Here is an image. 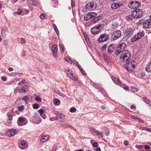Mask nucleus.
<instances>
[{
  "label": "nucleus",
  "mask_w": 151,
  "mask_h": 151,
  "mask_svg": "<svg viewBox=\"0 0 151 151\" xmlns=\"http://www.w3.org/2000/svg\"><path fill=\"white\" fill-rule=\"evenodd\" d=\"M131 54L129 51L128 50H125L123 51V52L120 57L121 61L123 62H127L130 57Z\"/></svg>",
  "instance_id": "f257e3e1"
},
{
  "label": "nucleus",
  "mask_w": 151,
  "mask_h": 151,
  "mask_svg": "<svg viewBox=\"0 0 151 151\" xmlns=\"http://www.w3.org/2000/svg\"><path fill=\"white\" fill-rule=\"evenodd\" d=\"M96 7V4L95 1H92L88 3L82 9V11L84 12H86L88 10L94 9Z\"/></svg>",
  "instance_id": "f03ea898"
},
{
  "label": "nucleus",
  "mask_w": 151,
  "mask_h": 151,
  "mask_svg": "<svg viewBox=\"0 0 151 151\" xmlns=\"http://www.w3.org/2000/svg\"><path fill=\"white\" fill-rule=\"evenodd\" d=\"M137 65V63L133 61L131 62H128L126 63L125 65V68L129 72H131L133 71L134 68Z\"/></svg>",
  "instance_id": "7ed1b4c3"
},
{
  "label": "nucleus",
  "mask_w": 151,
  "mask_h": 151,
  "mask_svg": "<svg viewBox=\"0 0 151 151\" xmlns=\"http://www.w3.org/2000/svg\"><path fill=\"white\" fill-rule=\"evenodd\" d=\"M104 25L102 24H98L91 28V33L95 35L99 33L103 28Z\"/></svg>",
  "instance_id": "20e7f679"
},
{
  "label": "nucleus",
  "mask_w": 151,
  "mask_h": 151,
  "mask_svg": "<svg viewBox=\"0 0 151 151\" xmlns=\"http://www.w3.org/2000/svg\"><path fill=\"white\" fill-rule=\"evenodd\" d=\"M97 14L94 12H91L86 13L84 17V20L86 21L93 18L97 16Z\"/></svg>",
  "instance_id": "39448f33"
},
{
  "label": "nucleus",
  "mask_w": 151,
  "mask_h": 151,
  "mask_svg": "<svg viewBox=\"0 0 151 151\" xmlns=\"http://www.w3.org/2000/svg\"><path fill=\"white\" fill-rule=\"evenodd\" d=\"M141 5L140 2L133 1L129 4L128 6L130 9H135L140 7Z\"/></svg>",
  "instance_id": "423d86ee"
},
{
  "label": "nucleus",
  "mask_w": 151,
  "mask_h": 151,
  "mask_svg": "<svg viewBox=\"0 0 151 151\" xmlns=\"http://www.w3.org/2000/svg\"><path fill=\"white\" fill-rule=\"evenodd\" d=\"M144 32H139L137 35H135L131 39V42H134L138 40L144 35Z\"/></svg>",
  "instance_id": "0eeeda50"
},
{
  "label": "nucleus",
  "mask_w": 151,
  "mask_h": 151,
  "mask_svg": "<svg viewBox=\"0 0 151 151\" xmlns=\"http://www.w3.org/2000/svg\"><path fill=\"white\" fill-rule=\"evenodd\" d=\"M133 14L135 18H139L142 16L143 12L141 9H136L133 11Z\"/></svg>",
  "instance_id": "6e6552de"
},
{
  "label": "nucleus",
  "mask_w": 151,
  "mask_h": 151,
  "mask_svg": "<svg viewBox=\"0 0 151 151\" xmlns=\"http://www.w3.org/2000/svg\"><path fill=\"white\" fill-rule=\"evenodd\" d=\"M109 39V35L106 34L101 35L98 39L97 41L99 42H102L107 41Z\"/></svg>",
  "instance_id": "1a4fd4ad"
},
{
  "label": "nucleus",
  "mask_w": 151,
  "mask_h": 151,
  "mask_svg": "<svg viewBox=\"0 0 151 151\" xmlns=\"http://www.w3.org/2000/svg\"><path fill=\"white\" fill-rule=\"evenodd\" d=\"M126 44L124 43H122L119 45L117 47V50L116 52V55H119L126 48Z\"/></svg>",
  "instance_id": "9d476101"
},
{
  "label": "nucleus",
  "mask_w": 151,
  "mask_h": 151,
  "mask_svg": "<svg viewBox=\"0 0 151 151\" xmlns=\"http://www.w3.org/2000/svg\"><path fill=\"white\" fill-rule=\"evenodd\" d=\"M121 35V32L120 30H117L114 32L111 36L113 40H115L119 38Z\"/></svg>",
  "instance_id": "9b49d317"
},
{
  "label": "nucleus",
  "mask_w": 151,
  "mask_h": 151,
  "mask_svg": "<svg viewBox=\"0 0 151 151\" xmlns=\"http://www.w3.org/2000/svg\"><path fill=\"white\" fill-rule=\"evenodd\" d=\"M64 118L62 114H59L57 115L56 120L60 122V124L62 125H65V124L63 123Z\"/></svg>",
  "instance_id": "f8f14e48"
},
{
  "label": "nucleus",
  "mask_w": 151,
  "mask_h": 151,
  "mask_svg": "<svg viewBox=\"0 0 151 151\" xmlns=\"http://www.w3.org/2000/svg\"><path fill=\"white\" fill-rule=\"evenodd\" d=\"M133 33V31L132 28H129L126 29L124 33V35L127 38L131 37Z\"/></svg>",
  "instance_id": "ddd939ff"
},
{
  "label": "nucleus",
  "mask_w": 151,
  "mask_h": 151,
  "mask_svg": "<svg viewBox=\"0 0 151 151\" xmlns=\"http://www.w3.org/2000/svg\"><path fill=\"white\" fill-rule=\"evenodd\" d=\"M16 130L13 129H11L8 130L7 133V135L8 136L12 137L14 136L16 133Z\"/></svg>",
  "instance_id": "4468645a"
},
{
  "label": "nucleus",
  "mask_w": 151,
  "mask_h": 151,
  "mask_svg": "<svg viewBox=\"0 0 151 151\" xmlns=\"http://www.w3.org/2000/svg\"><path fill=\"white\" fill-rule=\"evenodd\" d=\"M143 27L144 28H151V21L150 19H147L144 24Z\"/></svg>",
  "instance_id": "2eb2a0df"
},
{
  "label": "nucleus",
  "mask_w": 151,
  "mask_h": 151,
  "mask_svg": "<svg viewBox=\"0 0 151 151\" xmlns=\"http://www.w3.org/2000/svg\"><path fill=\"white\" fill-rule=\"evenodd\" d=\"M115 47V45L113 44H111L109 45L108 49V52L110 54L112 53L113 52Z\"/></svg>",
  "instance_id": "dca6fc26"
},
{
  "label": "nucleus",
  "mask_w": 151,
  "mask_h": 151,
  "mask_svg": "<svg viewBox=\"0 0 151 151\" xmlns=\"http://www.w3.org/2000/svg\"><path fill=\"white\" fill-rule=\"evenodd\" d=\"M145 70L147 72H151V60L146 65Z\"/></svg>",
  "instance_id": "f3484780"
},
{
  "label": "nucleus",
  "mask_w": 151,
  "mask_h": 151,
  "mask_svg": "<svg viewBox=\"0 0 151 151\" xmlns=\"http://www.w3.org/2000/svg\"><path fill=\"white\" fill-rule=\"evenodd\" d=\"M111 78L114 82L116 84L121 85L122 83L119 81V79L116 78L114 77H112Z\"/></svg>",
  "instance_id": "a211bd4d"
},
{
  "label": "nucleus",
  "mask_w": 151,
  "mask_h": 151,
  "mask_svg": "<svg viewBox=\"0 0 151 151\" xmlns=\"http://www.w3.org/2000/svg\"><path fill=\"white\" fill-rule=\"evenodd\" d=\"M71 80L73 81H77L78 80L77 76L75 74H72L71 76L68 77Z\"/></svg>",
  "instance_id": "6ab92c4d"
},
{
  "label": "nucleus",
  "mask_w": 151,
  "mask_h": 151,
  "mask_svg": "<svg viewBox=\"0 0 151 151\" xmlns=\"http://www.w3.org/2000/svg\"><path fill=\"white\" fill-rule=\"evenodd\" d=\"M20 143L21 145H22L25 147L24 148L20 147V148H21V149L24 150L28 146L26 145V142L24 140L22 141Z\"/></svg>",
  "instance_id": "aec40b11"
},
{
  "label": "nucleus",
  "mask_w": 151,
  "mask_h": 151,
  "mask_svg": "<svg viewBox=\"0 0 151 151\" xmlns=\"http://www.w3.org/2000/svg\"><path fill=\"white\" fill-rule=\"evenodd\" d=\"M99 17L100 18V17L98 16L94 18L91 20V22L93 23H95L97 22L100 19Z\"/></svg>",
  "instance_id": "412c9836"
},
{
  "label": "nucleus",
  "mask_w": 151,
  "mask_h": 151,
  "mask_svg": "<svg viewBox=\"0 0 151 151\" xmlns=\"http://www.w3.org/2000/svg\"><path fill=\"white\" fill-rule=\"evenodd\" d=\"M28 1L29 4L32 5H33L35 6H37V2L34 0H29Z\"/></svg>",
  "instance_id": "4be33fe9"
},
{
  "label": "nucleus",
  "mask_w": 151,
  "mask_h": 151,
  "mask_svg": "<svg viewBox=\"0 0 151 151\" xmlns=\"http://www.w3.org/2000/svg\"><path fill=\"white\" fill-rule=\"evenodd\" d=\"M134 16L132 15H129L126 17V19L128 21H131L134 18Z\"/></svg>",
  "instance_id": "5701e85b"
},
{
  "label": "nucleus",
  "mask_w": 151,
  "mask_h": 151,
  "mask_svg": "<svg viewBox=\"0 0 151 151\" xmlns=\"http://www.w3.org/2000/svg\"><path fill=\"white\" fill-rule=\"evenodd\" d=\"M28 87L27 86H24L22 87V90L23 91V93H25L28 91Z\"/></svg>",
  "instance_id": "b1692460"
},
{
  "label": "nucleus",
  "mask_w": 151,
  "mask_h": 151,
  "mask_svg": "<svg viewBox=\"0 0 151 151\" xmlns=\"http://www.w3.org/2000/svg\"><path fill=\"white\" fill-rule=\"evenodd\" d=\"M65 72L67 74L68 77H69L70 76H71L72 74L73 73V72L72 71V70L70 69L66 70Z\"/></svg>",
  "instance_id": "393cba45"
},
{
  "label": "nucleus",
  "mask_w": 151,
  "mask_h": 151,
  "mask_svg": "<svg viewBox=\"0 0 151 151\" xmlns=\"http://www.w3.org/2000/svg\"><path fill=\"white\" fill-rule=\"evenodd\" d=\"M49 137V136L48 135L43 136L42 137L41 140L43 141V142H44L46 141Z\"/></svg>",
  "instance_id": "a878e982"
},
{
  "label": "nucleus",
  "mask_w": 151,
  "mask_h": 151,
  "mask_svg": "<svg viewBox=\"0 0 151 151\" xmlns=\"http://www.w3.org/2000/svg\"><path fill=\"white\" fill-rule=\"evenodd\" d=\"M111 7L112 9H115L119 7V6L116 4L114 3L111 4Z\"/></svg>",
  "instance_id": "bb28decb"
},
{
  "label": "nucleus",
  "mask_w": 151,
  "mask_h": 151,
  "mask_svg": "<svg viewBox=\"0 0 151 151\" xmlns=\"http://www.w3.org/2000/svg\"><path fill=\"white\" fill-rule=\"evenodd\" d=\"M57 46L55 45H53L52 47V52H57Z\"/></svg>",
  "instance_id": "cd10ccee"
},
{
  "label": "nucleus",
  "mask_w": 151,
  "mask_h": 151,
  "mask_svg": "<svg viewBox=\"0 0 151 151\" xmlns=\"http://www.w3.org/2000/svg\"><path fill=\"white\" fill-rule=\"evenodd\" d=\"M24 108V106L23 105H22L20 106H18L17 107V109L18 111L20 112L22 111L23 110Z\"/></svg>",
  "instance_id": "c85d7f7f"
},
{
  "label": "nucleus",
  "mask_w": 151,
  "mask_h": 151,
  "mask_svg": "<svg viewBox=\"0 0 151 151\" xmlns=\"http://www.w3.org/2000/svg\"><path fill=\"white\" fill-rule=\"evenodd\" d=\"M25 118L23 117H19L17 121L19 122H22L25 120Z\"/></svg>",
  "instance_id": "c756f323"
},
{
  "label": "nucleus",
  "mask_w": 151,
  "mask_h": 151,
  "mask_svg": "<svg viewBox=\"0 0 151 151\" xmlns=\"http://www.w3.org/2000/svg\"><path fill=\"white\" fill-rule=\"evenodd\" d=\"M54 104L56 105H59L60 104V102L58 99H55L54 100Z\"/></svg>",
  "instance_id": "7c9ffc66"
},
{
  "label": "nucleus",
  "mask_w": 151,
  "mask_h": 151,
  "mask_svg": "<svg viewBox=\"0 0 151 151\" xmlns=\"http://www.w3.org/2000/svg\"><path fill=\"white\" fill-rule=\"evenodd\" d=\"M146 22V20H144V19H140L139 22V23L140 24H143L144 26V24H145V22Z\"/></svg>",
  "instance_id": "2f4dec72"
},
{
  "label": "nucleus",
  "mask_w": 151,
  "mask_h": 151,
  "mask_svg": "<svg viewBox=\"0 0 151 151\" xmlns=\"http://www.w3.org/2000/svg\"><path fill=\"white\" fill-rule=\"evenodd\" d=\"M131 89L132 91L134 92H137L138 91V90L137 88L134 86L131 87Z\"/></svg>",
  "instance_id": "473e14b6"
},
{
  "label": "nucleus",
  "mask_w": 151,
  "mask_h": 151,
  "mask_svg": "<svg viewBox=\"0 0 151 151\" xmlns=\"http://www.w3.org/2000/svg\"><path fill=\"white\" fill-rule=\"evenodd\" d=\"M142 100L145 102L147 104H149V103L150 102V101L148 100L145 97H143L142 98Z\"/></svg>",
  "instance_id": "72a5a7b5"
},
{
  "label": "nucleus",
  "mask_w": 151,
  "mask_h": 151,
  "mask_svg": "<svg viewBox=\"0 0 151 151\" xmlns=\"http://www.w3.org/2000/svg\"><path fill=\"white\" fill-rule=\"evenodd\" d=\"M76 109L75 107H72L70 109V112L73 113L75 112L76 111Z\"/></svg>",
  "instance_id": "f704fd0d"
},
{
  "label": "nucleus",
  "mask_w": 151,
  "mask_h": 151,
  "mask_svg": "<svg viewBox=\"0 0 151 151\" xmlns=\"http://www.w3.org/2000/svg\"><path fill=\"white\" fill-rule=\"evenodd\" d=\"M97 134L100 136L101 137H103V132H100L98 130Z\"/></svg>",
  "instance_id": "c9c22d12"
},
{
  "label": "nucleus",
  "mask_w": 151,
  "mask_h": 151,
  "mask_svg": "<svg viewBox=\"0 0 151 151\" xmlns=\"http://www.w3.org/2000/svg\"><path fill=\"white\" fill-rule=\"evenodd\" d=\"M23 100L26 102H27V101H28L29 100V98L27 96H24L23 97Z\"/></svg>",
  "instance_id": "e433bc0d"
},
{
  "label": "nucleus",
  "mask_w": 151,
  "mask_h": 151,
  "mask_svg": "<svg viewBox=\"0 0 151 151\" xmlns=\"http://www.w3.org/2000/svg\"><path fill=\"white\" fill-rule=\"evenodd\" d=\"M33 107L34 109H37L39 108V105L37 104H34L33 106Z\"/></svg>",
  "instance_id": "4c0bfd02"
},
{
  "label": "nucleus",
  "mask_w": 151,
  "mask_h": 151,
  "mask_svg": "<svg viewBox=\"0 0 151 151\" xmlns=\"http://www.w3.org/2000/svg\"><path fill=\"white\" fill-rule=\"evenodd\" d=\"M121 85L123 86L124 87V88L125 90L127 91L129 89V87L128 86H125L122 83ZM121 86H122V85H121Z\"/></svg>",
  "instance_id": "58836bf2"
},
{
  "label": "nucleus",
  "mask_w": 151,
  "mask_h": 151,
  "mask_svg": "<svg viewBox=\"0 0 151 151\" xmlns=\"http://www.w3.org/2000/svg\"><path fill=\"white\" fill-rule=\"evenodd\" d=\"M35 100L39 102L41 101V99L40 97L38 96H37L35 98Z\"/></svg>",
  "instance_id": "ea45409f"
},
{
  "label": "nucleus",
  "mask_w": 151,
  "mask_h": 151,
  "mask_svg": "<svg viewBox=\"0 0 151 151\" xmlns=\"http://www.w3.org/2000/svg\"><path fill=\"white\" fill-rule=\"evenodd\" d=\"M38 112L40 114V115H42L43 113L44 112L43 110L42 109H39L38 111Z\"/></svg>",
  "instance_id": "a19ab883"
},
{
  "label": "nucleus",
  "mask_w": 151,
  "mask_h": 151,
  "mask_svg": "<svg viewBox=\"0 0 151 151\" xmlns=\"http://www.w3.org/2000/svg\"><path fill=\"white\" fill-rule=\"evenodd\" d=\"M107 45H104L102 47V50L103 51L105 50L107 47Z\"/></svg>",
  "instance_id": "79ce46f5"
},
{
  "label": "nucleus",
  "mask_w": 151,
  "mask_h": 151,
  "mask_svg": "<svg viewBox=\"0 0 151 151\" xmlns=\"http://www.w3.org/2000/svg\"><path fill=\"white\" fill-rule=\"evenodd\" d=\"M59 47L60 49L62 50V52H64V47L63 46L62 44H60L59 45Z\"/></svg>",
  "instance_id": "37998d69"
},
{
  "label": "nucleus",
  "mask_w": 151,
  "mask_h": 151,
  "mask_svg": "<svg viewBox=\"0 0 151 151\" xmlns=\"http://www.w3.org/2000/svg\"><path fill=\"white\" fill-rule=\"evenodd\" d=\"M93 85L96 87L99 88L100 87V84L97 83H93Z\"/></svg>",
  "instance_id": "c03bdc74"
},
{
  "label": "nucleus",
  "mask_w": 151,
  "mask_h": 151,
  "mask_svg": "<svg viewBox=\"0 0 151 151\" xmlns=\"http://www.w3.org/2000/svg\"><path fill=\"white\" fill-rule=\"evenodd\" d=\"M54 29L57 35H59V32L58 29H57L56 26H55V28H54Z\"/></svg>",
  "instance_id": "a18cd8bd"
},
{
  "label": "nucleus",
  "mask_w": 151,
  "mask_h": 151,
  "mask_svg": "<svg viewBox=\"0 0 151 151\" xmlns=\"http://www.w3.org/2000/svg\"><path fill=\"white\" fill-rule=\"evenodd\" d=\"M65 60L66 61H67V62H69V63H72V61H71L70 60H69L68 57H66L65 58Z\"/></svg>",
  "instance_id": "49530a36"
},
{
  "label": "nucleus",
  "mask_w": 151,
  "mask_h": 151,
  "mask_svg": "<svg viewBox=\"0 0 151 151\" xmlns=\"http://www.w3.org/2000/svg\"><path fill=\"white\" fill-rule=\"evenodd\" d=\"M17 14H20L22 12V9H18L17 10Z\"/></svg>",
  "instance_id": "de8ad7c7"
},
{
  "label": "nucleus",
  "mask_w": 151,
  "mask_h": 151,
  "mask_svg": "<svg viewBox=\"0 0 151 151\" xmlns=\"http://www.w3.org/2000/svg\"><path fill=\"white\" fill-rule=\"evenodd\" d=\"M40 18L41 19H43L45 18V15L44 14H42L40 16Z\"/></svg>",
  "instance_id": "09e8293b"
},
{
  "label": "nucleus",
  "mask_w": 151,
  "mask_h": 151,
  "mask_svg": "<svg viewBox=\"0 0 151 151\" xmlns=\"http://www.w3.org/2000/svg\"><path fill=\"white\" fill-rule=\"evenodd\" d=\"M116 27H117V24L114 23L111 26V28L112 29H114Z\"/></svg>",
  "instance_id": "8fccbe9b"
},
{
  "label": "nucleus",
  "mask_w": 151,
  "mask_h": 151,
  "mask_svg": "<svg viewBox=\"0 0 151 151\" xmlns=\"http://www.w3.org/2000/svg\"><path fill=\"white\" fill-rule=\"evenodd\" d=\"M75 2L74 0H71V6L72 8L75 5Z\"/></svg>",
  "instance_id": "3c124183"
},
{
  "label": "nucleus",
  "mask_w": 151,
  "mask_h": 151,
  "mask_svg": "<svg viewBox=\"0 0 151 151\" xmlns=\"http://www.w3.org/2000/svg\"><path fill=\"white\" fill-rule=\"evenodd\" d=\"M7 78L5 76H3L1 77V79L4 81H6Z\"/></svg>",
  "instance_id": "603ef678"
},
{
  "label": "nucleus",
  "mask_w": 151,
  "mask_h": 151,
  "mask_svg": "<svg viewBox=\"0 0 151 151\" xmlns=\"http://www.w3.org/2000/svg\"><path fill=\"white\" fill-rule=\"evenodd\" d=\"M91 129L93 132L96 133H97V131H98V130H96L94 128L92 127Z\"/></svg>",
  "instance_id": "864d4df0"
},
{
  "label": "nucleus",
  "mask_w": 151,
  "mask_h": 151,
  "mask_svg": "<svg viewBox=\"0 0 151 151\" xmlns=\"http://www.w3.org/2000/svg\"><path fill=\"white\" fill-rule=\"evenodd\" d=\"M132 118L133 119H138L139 117H138L135 116H131Z\"/></svg>",
  "instance_id": "5fc2aeb1"
},
{
  "label": "nucleus",
  "mask_w": 151,
  "mask_h": 151,
  "mask_svg": "<svg viewBox=\"0 0 151 151\" xmlns=\"http://www.w3.org/2000/svg\"><path fill=\"white\" fill-rule=\"evenodd\" d=\"M98 144L97 142H95L92 145V146L93 147H97L98 146Z\"/></svg>",
  "instance_id": "6e6d98bb"
},
{
  "label": "nucleus",
  "mask_w": 151,
  "mask_h": 151,
  "mask_svg": "<svg viewBox=\"0 0 151 151\" xmlns=\"http://www.w3.org/2000/svg\"><path fill=\"white\" fill-rule=\"evenodd\" d=\"M56 118L55 117H52L50 118L49 120L51 121H53L55 120Z\"/></svg>",
  "instance_id": "4d7b16f0"
},
{
  "label": "nucleus",
  "mask_w": 151,
  "mask_h": 151,
  "mask_svg": "<svg viewBox=\"0 0 151 151\" xmlns=\"http://www.w3.org/2000/svg\"><path fill=\"white\" fill-rule=\"evenodd\" d=\"M57 52H52V54H53L55 58L57 57Z\"/></svg>",
  "instance_id": "13d9d810"
},
{
  "label": "nucleus",
  "mask_w": 151,
  "mask_h": 151,
  "mask_svg": "<svg viewBox=\"0 0 151 151\" xmlns=\"http://www.w3.org/2000/svg\"><path fill=\"white\" fill-rule=\"evenodd\" d=\"M81 73H82L83 75H86V73L85 72V71L83 69L82 70H81Z\"/></svg>",
  "instance_id": "bf43d9fd"
},
{
  "label": "nucleus",
  "mask_w": 151,
  "mask_h": 151,
  "mask_svg": "<svg viewBox=\"0 0 151 151\" xmlns=\"http://www.w3.org/2000/svg\"><path fill=\"white\" fill-rule=\"evenodd\" d=\"M140 129L141 130H147V128L145 127H141L140 128Z\"/></svg>",
  "instance_id": "052dcab7"
},
{
  "label": "nucleus",
  "mask_w": 151,
  "mask_h": 151,
  "mask_svg": "<svg viewBox=\"0 0 151 151\" xmlns=\"http://www.w3.org/2000/svg\"><path fill=\"white\" fill-rule=\"evenodd\" d=\"M42 121V120L41 118H40L39 119V120H38V121L37 122L36 124H38L39 123L41 122Z\"/></svg>",
  "instance_id": "680f3d73"
},
{
  "label": "nucleus",
  "mask_w": 151,
  "mask_h": 151,
  "mask_svg": "<svg viewBox=\"0 0 151 151\" xmlns=\"http://www.w3.org/2000/svg\"><path fill=\"white\" fill-rule=\"evenodd\" d=\"M103 57L108 62L107 57L105 53L103 54Z\"/></svg>",
  "instance_id": "e2e57ef3"
},
{
  "label": "nucleus",
  "mask_w": 151,
  "mask_h": 151,
  "mask_svg": "<svg viewBox=\"0 0 151 151\" xmlns=\"http://www.w3.org/2000/svg\"><path fill=\"white\" fill-rule=\"evenodd\" d=\"M56 147L55 145H54L52 150V151H56Z\"/></svg>",
  "instance_id": "0e129e2a"
},
{
  "label": "nucleus",
  "mask_w": 151,
  "mask_h": 151,
  "mask_svg": "<svg viewBox=\"0 0 151 151\" xmlns=\"http://www.w3.org/2000/svg\"><path fill=\"white\" fill-rule=\"evenodd\" d=\"M8 117H9L8 120L9 121H12V116L10 115H9L8 116Z\"/></svg>",
  "instance_id": "69168bd1"
},
{
  "label": "nucleus",
  "mask_w": 151,
  "mask_h": 151,
  "mask_svg": "<svg viewBox=\"0 0 151 151\" xmlns=\"http://www.w3.org/2000/svg\"><path fill=\"white\" fill-rule=\"evenodd\" d=\"M77 66H78V68L80 69V71L83 69L82 67L80 65H79V64H78Z\"/></svg>",
  "instance_id": "338daca9"
},
{
  "label": "nucleus",
  "mask_w": 151,
  "mask_h": 151,
  "mask_svg": "<svg viewBox=\"0 0 151 151\" xmlns=\"http://www.w3.org/2000/svg\"><path fill=\"white\" fill-rule=\"evenodd\" d=\"M129 142L127 141H125L124 142V144L125 145H128Z\"/></svg>",
  "instance_id": "774afa93"
}]
</instances>
